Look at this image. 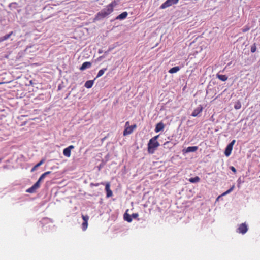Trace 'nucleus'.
<instances>
[{
  "label": "nucleus",
  "mask_w": 260,
  "mask_h": 260,
  "mask_svg": "<svg viewBox=\"0 0 260 260\" xmlns=\"http://www.w3.org/2000/svg\"><path fill=\"white\" fill-rule=\"evenodd\" d=\"M248 230L247 226L245 223H242L239 225L237 230V232L239 233L244 234L246 233Z\"/></svg>",
  "instance_id": "obj_9"
},
{
  "label": "nucleus",
  "mask_w": 260,
  "mask_h": 260,
  "mask_svg": "<svg viewBox=\"0 0 260 260\" xmlns=\"http://www.w3.org/2000/svg\"><path fill=\"white\" fill-rule=\"evenodd\" d=\"M250 29V27L248 26H245L243 29L242 31L243 32H246L248 31Z\"/></svg>",
  "instance_id": "obj_30"
},
{
  "label": "nucleus",
  "mask_w": 260,
  "mask_h": 260,
  "mask_svg": "<svg viewBox=\"0 0 260 260\" xmlns=\"http://www.w3.org/2000/svg\"><path fill=\"white\" fill-rule=\"evenodd\" d=\"M138 216V213H133L132 215V217H133L134 218H136Z\"/></svg>",
  "instance_id": "obj_32"
},
{
  "label": "nucleus",
  "mask_w": 260,
  "mask_h": 260,
  "mask_svg": "<svg viewBox=\"0 0 260 260\" xmlns=\"http://www.w3.org/2000/svg\"><path fill=\"white\" fill-rule=\"evenodd\" d=\"M231 170L234 173H236V169L235 168V167L232 166L231 167Z\"/></svg>",
  "instance_id": "obj_33"
},
{
  "label": "nucleus",
  "mask_w": 260,
  "mask_h": 260,
  "mask_svg": "<svg viewBox=\"0 0 260 260\" xmlns=\"http://www.w3.org/2000/svg\"><path fill=\"white\" fill-rule=\"evenodd\" d=\"M108 15H109L107 13H106V12L102 10L101 11H100L96 14L93 20L94 21L100 20L107 17Z\"/></svg>",
  "instance_id": "obj_7"
},
{
  "label": "nucleus",
  "mask_w": 260,
  "mask_h": 260,
  "mask_svg": "<svg viewBox=\"0 0 260 260\" xmlns=\"http://www.w3.org/2000/svg\"><path fill=\"white\" fill-rule=\"evenodd\" d=\"M107 70V68H104L100 70L97 75L96 78H99L102 76L105 73V72Z\"/></svg>",
  "instance_id": "obj_24"
},
{
  "label": "nucleus",
  "mask_w": 260,
  "mask_h": 260,
  "mask_svg": "<svg viewBox=\"0 0 260 260\" xmlns=\"http://www.w3.org/2000/svg\"><path fill=\"white\" fill-rule=\"evenodd\" d=\"M159 135H157L151 138L148 144V152L149 154L154 153L156 149L159 146L158 142L157 141Z\"/></svg>",
  "instance_id": "obj_1"
},
{
  "label": "nucleus",
  "mask_w": 260,
  "mask_h": 260,
  "mask_svg": "<svg viewBox=\"0 0 260 260\" xmlns=\"http://www.w3.org/2000/svg\"><path fill=\"white\" fill-rule=\"evenodd\" d=\"M13 34V31L10 32L9 34L0 38V42L8 39Z\"/></svg>",
  "instance_id": "obj_17"
},
{
  "label": "nucleus",
  "mask_w": 260,
  "mask_h": 260,
  "mask_svg": "<svg viewBox=\"0 0 260 260\" xmlns=\"http://www.w3.org/2000/svg\"><path fill=\"white\" fill-rule=\"evenodd\" d=\"M241 107V104L240 102H237L235 105H234V108L235 109H239Z\"/></svg>",
  "instance_id": "obj_26"
},
{
  "label": "nucleus",
  "mask_w": 260,
  "mask_h": 260,
  "mask_svg": "<svg viewBox=\"0 0 260 260\" xmlns=\"http://www.w3.org/2000/svg\"><path fill=\"white\" fill-rule=\"evenodd\" d=\"M164 127H165V125H164V123L162 122H160L156 124L155 128V132L156 133H158V132L163 130Z\"/></svg>",
  "instance_id": "obj_13"
},
{
  "label": "nucleus",
  "mask_w": 260,
  "mask_h": 260,
  "mask_svg": "<svg viewBox=\"0 0 260 260\" xmlns=\"http://www.w3.org/2000/svg\"><path fill=\"white\" fill-rule=\"evenodd\" d=\"M45 161L44 159H42L39 162H38L37 164H36L32 169L31 171L34 172L35 171L37 168H38L39 166L42 165Z\"/></svg>",
  "instance_id": "obj_20"
},
{
  "label": "nucleus",
  "mask_w": 260,
  "mask_h": 260,
  "mask_svg": "<svg viewBox=\"0 0 260 260\" xmlns=\"http://www.w3.org/2000/svg\"><path fill=\"white\" fill-rule=\"evenodd\" d=\"M129 121H127L125 123V127H126V126H129Z\"/></svg>",
  "instance_id": "obj_35"
},
{
  "label": "nucleus",
  "mask_w": 260,
  "mask_h": 260,
  "mask_svg": "<svg viewBox=\"0 0 260 260\" xmlns=\"http://www.w3.org/2000/svg\"><path fill=\"white\" fill-rule=\"evenodd\" d=\"M50 173H51L50 171H47V172H45L43 174L46 176L47 175H48V174H49Z\"/></svg>",
  "instance_id": "obj_34"
},
{
  "label": "nucleus",
  "mask_w": 260,
  "mask_h": 260,
  "mask_svg": "<svg viewBox=\"0 0 260 260\" xmlns=\"http://www.w3.org/2000/svg\"><path fill=\"white\" fill-rule=\"evenodd\" d=\"M88 227V222H83L82 224V228L83 231H85Z\"/></svg>",
  "instance_id": "obj_25"
},
{
  "label": "nucleus",
  "mask_w": 260,
  "mask_h": 260,
  "mask_svg": "<svg viewBox=\"0 0 260 260\" xmlns=\"http://www.w3.org/2000/svg\"><path fill=\"white\" fill-rule=\"evenodd\" d=\"M94 83V80H88L85 83V87L87 88H90L92 87Z\"/></svg>",
  "instance_id": "obj_16"
},
{
  "label": "nucleus",
  "mask_w": 260,
  "mask_h": 260,
  "mask_svg": "<svg viewBox=\"0 0 260 260\" xmlns=\"http://www.w3.org/2000/svg\"><path fill=\"white\" fill-rule=\"evenodd\" d=\"M178 2V0H167L164 2L160 7L161 9H164L169 7L173 5L176 4Z\"/></svg>",
  "instance_id": "obj_5"
},
{
  "label": "nucleus",
  "mask_w": 260,
  "mask_h": 260,
  "mask_svg": "<svg viewBox=\"0 0 260 260\" xmlns=\"http://www.w3.org/2000/svg\"><path fill=\"white\" fill-rule=\"evenodd\" d=\"M100 184L104 185V183L101 182V183H96V184H94V183H92L90 184V185L91 186H98Z\"/></svg>",
  "instance_id": "obj_31"
},
{
  "label": "nucleus",
  "mask_w": 260,
  "mask_h": 260,
  "mask_svg": "<svg viewBox=\"0 0 260 260\" xmlns=\"http://www.w3.org/2000/svg\"><path fill=\"white\" fill-rule=\"evenodd\" d=\"M200 178L198 176H196L194 178H191L189 179V181L191 183H197L200 181Z\"/></svg>",
  "instance_id": "obj_22"
},
{
  "label": "nucleus",
  "mask_w": 260,
  "mask_h": 260,
  "mask_svg": "<svg viewBox=\"0 0 260 260\" xmlns=\"http://www.w3.org/2000/svg\"><path fill=\"white\" fill-rule=\"evenodd\" d=\"M203 111V107L201 105H199L198 107L195 109L191 114V116L193 117H196L202 112Z\"/></svg>",
  "instance_id": "obj_12"
},
{
  "label": "nucleus",
  "mask_w": 260,
  "mask_h": 260,
  "mask_svg": "<svg viewBox=\"0 0 260 260\" xmlns=\"http://www.w3.org/2000/svg\"><path fill=\"white\" fill-rule=\"evenodd\" d=\"M197 146H189L186 149V152H195L198 149Z\"/></svg>",
  "instance_id": "obj_18"
},
{
  "label": "nucleus",
  "mask_w": 260,
  "mask_h": 260,
  "mask_svg": "<svg viewBox=\"0 0 260 260\" xmlns=\"http://www.w3.org/2000/svg\"><path fill=\"white\" fill-rule=\"evenodd\" d=\"M128 15L127 12H123L116 17V20H123L125 19Z\"/></svg>",
  "instance_id": "obj_14"
},
{
  "label": "nucleus",
  "mask_w": 260,
  "mask_h": 260,
  "mask_svg": "<svg viewBox=\"0 0 260 260\" xmlns=\"http://www.w3.org/2000/svg\"><path fill=\"white\" fill-rule=\"evenodd\" d=\"M169 143V142H166L165 143V144H167V143Z\"/></svg>",
  "instance_id": "obj_36"
},
{
  "label": "nucleus",
  "mask_w": 260,
  "mask_h": 260,
  "mask_svg": "<svg viewBox=\"0 0 260 260\" xmlns=\"http://www.w3.org/2000/svg\"><path fill=\"white\" fill-rule=\"evenodd\" d=\"M124 219L127 221V222H130L132 221V219L131 218V216L127 214V213H125L124 215Z\"/></svg>",
  "instance_id": "obj_23"
},
{
  "label": "nucleus",
  "mask_w": 260,
  "mask_h": 260,
  "mask_svg": "<svg viewBox=\"0 0 260 260\" xmlns=\"http://www.w3.org/2000/svg\"><path fill=\"white\" fill-rule=\"evenodd\" d=\"M45 175L43 174L41 175L38 180L30 188L26 190V192L28 193H34L36 190L40 187V182L45 177Z\"/></svg>",
  "instance_id": "obj_2"
},
{
  "label": "nucleus",
  "mask_w": 260,
  "mask_h": 260,
  "mask_svg": "<svg viewBox=\"0 0 260 260\" xmlns=\"http://www.w3.org/2000/svg\"><path fill=\"white\" fill-rule=\"evenodd\" d=\"M108 15H109L107 13H106V12L102 10L101 11H100L96 14L93 20L94 21L100 20L107 17Z\"/></svg>",
  "instance_id": "obj_6"
},
{
  "label": "nucleus",
  "mask_w": 260,
  "mask_h": 260,
  "mask_svg": "<svg viewBox=\"0 0 260 260\" xmlns=\"http://www.w3.org/2000/svg\"><path fill=\"white\" fill-rule=\"evenodd\" d=\"M2 161V159L0 158V162Z\"/></svg>",
  "instance_id": "obj_37"
},
{
  "label": "nucleus",
  "mask_w": 260,
  "mask_h": 260,
  "mask_svg": "<svg viewBox=\"0 0 260 260\" xmlns=\"http://www.w3.org/2000/svg\"><path fill=\"white\" fill-rule=\"evenodd\" d=\"M137 127L136 124H134L129 126H126L123 131V136H125L132 134L134 130Z\"/></svg>",
  "instance_id": "obj_8"
},
{
  "label": "nucleus",
  "mask_w": 260,
  "mask_h": 260,
  "mask_svg": "<svg viewBox=\"0 0 260 260\" xmlns=\"http://www.w3.org/2000/svg\"><path fill=\"white\" fill-rule=\"evenodd\" d=\"M235 142L236 140H233L230 143H229L228 145L224 151V154L225 156H229L231 155L232 151L233 150V146L235 144Z\"/></svg>",
  "instance_id": "obj_4"
},
{
  "label": "nucleus",
  "mask_w": 260,
  "mask_h": 260,
  "mask_svg": "<svg viewBox=\"0 0 260 260\" xmlns=\"http://www.w3.org/2000/svg\"><path fill=\"white\" fill-rule=\"evenodd\" d=\"M217 78L222 81H225L228 80V77L225 75H217Z\"/></svg>",
  "instance_id": "obj_21"
},
{
  "label": "nucleus",
  "mask_w": 260,
  "mask_h": 260,
  "mask_svg": "<svg viewBox=\"0 0 260 260\" xmlns=\"http://www.w3.org/2000/svg\"><path fill=\"white\" fill-rule=\"evenodd\" d=\"M82 218L83 220V222H87L89 220V216L88 215H82Z\"/></svg>",
  "instance_id": "obj_27"
},
{
  "label": "nucleus",
  "mask_w": 260,
  "mask_h": 260,
  "mask_svg": "<svg viewBox=\"0 0 260 260\" xmlns=\"http://www.w3.org/2000/svg\"><path fill=\"white\" fill-rule=\"evenodd\" d=\"M74 148V146L73 145H70L67 148H66L63 150V155L68 157H70L71 156V150Z\"/></svg>",
  "instance_id": "obj_10"
},
{
  "label": "nucleus",
  "mask_w": 260,
  "mask_h": 260,
  "mask_svg": "<svg viewBox=\"0 0 260 260\" xmlns=\"http://www.w3.org/2000/svg\"><path fill=\"white\" fill-rule=\"evenodd\" d=\"M180 68L178 66L174 67L170 69L169 71V73L171 74L175 73L179 71Z\"/></svg>",
  "instance_id": "obj_19"
},
{
  "label": "nucleus",
  "mask_w": 260,
  "mask_h": 260,
  "mask_svg": "<svg viewBox=\"0 0 260 260\" xmlns=\"http://www.w3.org/2000/svg\"><path fill=\"white\" fill-rule=\"evenodd\" d=\"M117 3L115 1H112L110 4L108 5L106 7L102 9L106 12L108 15H110L114 11V8L116 6Z\"/></svg>",
  "instance_id": "obj_3"
},
{
  "label": "nucleus",
  "mask_w": 260,
  "mask_h": 260,
  "mask_svg": "<svg viewBox=\"0 0 260 260\" xmlns=\"http://www.w3.org/2000/svg\"><path fill=\"white\" fill-rule=\"evenodd\" d=\"M1 84V83H0V84Z\"/></svg>",
  "instance_id": "obj_38"
},
{
  "label": "nucleus",
  "mask_w": 260,
  "mask_h": 260,
  "mask_svg": "<svg viewBox=\"0 0 260 260\" xmlns=\"http://www.w3.org/2000/svg\"><path fill=\"white\" fill-rule=\"evenodd\" d=\"M256 50V46L255 44H254L251 47V52L252 53H254Z\"/></svg>",
  "instance_id": "obj_29"
},
{
  "label": "nucleus",
  "mask_w": 260,
  "mask_h": 260,
  "mask_svg": "<svg viewBox=\"0 0 260 260\" xmlns=\"http://www.w3.org/2000/svg\"><path fill=\"white\" fill-rule=\"evenodd\" d=\"M110 184L109 182L106 183L105 185V190L106 191V197L107 198H110L112 196L113 192L112 190L110 188Z\"/></svg>",
  "instance_id": "obj_11"
},
{
  "label": "nucleus",
  "mask_w": 260,
  "mask_h": 260,
  "mask_svg": "<svg viewBox=\"0 0 260 260\" xmlns=\"http://www.w3.org/2000/svg\"><path fill=\"white\" fill-rule=\"evenodd\" d=\"M234 186L233 185L232 187H231L229 190L226 191L225 192H224L222 195L224 196L226 195L229 193H230L234 189Z\"/></svg>",
  "instance_id": "obj_28"
},
{
  "label": "nucleus",
  "mask_w": 260,
  "mask_h": 260,
  "mask_svg": "<svg viewBox=\"0 0 260 260\" xmlns=\"http://www.w3.org/2000/svg\"><path fill=\"white\" fill-rule=\"evenodd\" d=\"M91 66V63L90 62H84L81 67L80 68V70L81 71H83L87 68H89Z\"/></svg>",
  "instance_id": "obj_15"
}]
</instances>
